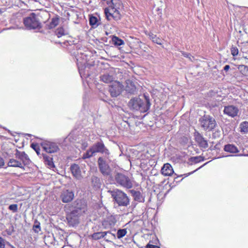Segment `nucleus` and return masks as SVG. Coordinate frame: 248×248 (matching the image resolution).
I'll return each instance as SVG.
<instances>
[{"label":"nucleus","mask_w":248,"mask_h":248,"mask_svg":"<svg viewBox=\"0 0 248 248\" xmlns=\"http://www.w3.org/2000/svg\"><path fill=\"white\" fill-rule=\"evenodd\" d=\"M144 100L140 97H133L128 102V106L133 110H139L141 112H146L150 108L151 103L149 97L144 94Z\"/></svg>","instance_id":"1"},{"label":"nucleus","mask_w":248,"mask_h":248,"mask_svg":"<svg viewBox=\"0 0 248 248\" xmlns=\"http://www.w3.org/2000/svg\"><path fill=\"white\" fill-rule=\"evenodd\" d=\"M122 7V2L120 0H111L109 6L104 10L106 18L110 20L111 18L118 21L121 18V15L119 10Z\"/></svg>","instance_id":"2"},{"label":"nucleus","mask_w":248,"mask_h":248,"mask_svg":"<svg viewBox=\"0 0 248 248\" xmlns=\"http://www.w3.org/2000/svg\"><path fill=\"white\" fill-rule=\"evenodd\" d=\"M115 203L119 206L126 207L129 204L130 200L127 194L121 190L115 189L108 190Z\"/></svg>","instance_id":"3"},{"label":"nucleus","mask_w":248,"mask_h":248,"mask_svg":"<svg viewBox=\"0 0 248 248\" xmlns=\"http://www.w3.org/2000/svg\"><path fill=\"white\" fill-rule=\"evenodd\" d=\"M199 123L203 130L211 131L217 125L215 119L211 116L204 115L200 118Z\"/></svg>","instance_id":"4"},{"label":"nucleus","mask_w":248,"mask_h":248,"mask_svg":"<svg viewBox=\"0 0 248 248\" xmlns=\"http://www.w3.org/2000/svg\"><path fill=\"white\" fill-rule=\"evenodd\" d=\"M115 180L117 184L124 188L129 189L133 186L132 181L123 173L117 172L115 175Z\"/></svg>","instance_id":"5"},{"label":"nucleus","mask_w":248,"mask_h":248,"mask_svg":"<svg viewBox=\"0 0 248 248\" xmlns=\"http://www.w3.org/2000/svg\"><path fill=\"white\" fill-rule=\"evenodd\" d=\"M24 24L29 30L35 29L40 27V23L34 13H31L30 16L24 18Z\"/></svg>","instance_id":"6"},{"label":"nucleus","mask_w":248,"mask_h":248,"mask_svg":"<svg viewBox=\"0 0 248 248\" xmlns=\"http://www.w3.org/2000/svg\"><path fill=\"white\" fill-rule=\"evenodd\" d=\"M97 163L100 172L104 176H110L111 169L107 161L102 157L98 158Z\"/></svg>","instance_id":"7"},{"label":"nucleus","mask_w":248,"mask_h":248,"mask_svg":"<svg viewBox=\"0 0 248 248\" xmlns=\"http://www.w3.org/2000/svg\"><path fill=\"white\" fill-rule=\"evenodd\" d=\"M41 146L44 151L49 154L56 153L59 150V146L56 143L48 140L43 141L41 143Z\"/></svg>","instance_id":"8"},{"label":"nucleus","mask_w":248,"mask_h":248,"mask_svg":"<svg viewBox=\"0 0 248 248\" xmlns=\"http://www.w3.org/2000/svg\"><path fill=\"white\" fill-rule=\"evenodd\" d=\"M124 86L120 82L114 81L109 87V92L112 97H117L123 90Z\"/></svg>","instance_id":"9"},{"label":"nucleus","mask_w":248,"mask_h":248,"mask_svg":"<svg viewBox=\"0 0 248 248\" xmlns=\"http://www.w3.org/2000/svg\"><path fill=\"white\" fill-rule=\"evenodd\" d=\"M80 215L78 212L76 211H72L69 214H67L66 219L69 226H77L79 222V217Z\"/></svg>","instance_id":"10"},{"label":"nucleus","mask_w":248,"mask_h":248,"mask_svg":"<svg viewBox=\"0 0 248 248\" xmlns=\"http://www.w3.org/2000/svg\"><path fill=\"white\" fill-rule=\"evenodd\" d=\"M72 206L74 207V209L72 211H76L80 215L82 213H84L86 210V204L85 201L82 200L78 199L76 200L73 203Z\"/></svg>","instance_id":"11"},{"label":"nucleus","mask_w":248,"mask_h":248,"mask_svg":"<svg viewBox=\"0 0 248 248\" xmlns=\"http://www.w3.org/2000/svg\"><path fill=\"white\" fill-rule=\"evenodd\" d=\"M194 136L196 142L200 148L206 149L208 147L207 140L199 132L196 131Z\"/></svg>","instance_id":"12"},{"label":"nucleus","mask_w":248,"mask_h":248,"mask_svg":"<svg viewBox=\"0 0 248 248\" xmlns=\"http://www.w3.org/2000/svg\"><path fill=\"white\" fill-rule=\"evenodd\" d=\"M239 112V110L238 108L233 105L225 106L223 110V112L225 114H226L232 118H234L237 116Z\"/></svg>","instance_id":"13"},{"label":"nucleus","mask_w":248,"mask_h":248,"mask_svg":"<svg viewBox=\"0 0 248 248\" xmlns=\"http://www.w3.org/2000/svg\"><path fill=\"white\" fill-rule=\"evenodd\" d=\"M60 198L63 202L68 203L73 200L74 198V193L71 190H63L61 193Z\"/></svg>","instance_id":"14"},{"label":"nucleus","mask_w":248,"mask_h":248,"mask_svg":"<svg viewBox=\"0 0 248 248\" xmlns=\"http://www.w3.org/2000/svg\"><path fill=\"white\" fill-rule=\"evenodd\" d=\"M93 152L95 153H101L106 155L109 154L108 150L106 148L102 142H98L92 146Z\"/></svg>","instance_id":"15"},{"label":"nucleus","mask_w":248,"mask_h":248,"mask_svg":"<svg viewBox=\"0 0 248 248\" xmlns=\"http://www.w3.org/2000/svg\"><path fill=\"white\" fill-rule=\"evenodd\" d=\"M116 223V219L113 216L107 217L102 222V225L104 229H108L113 227Z\"/></svg>","instance_id":"16"},{"label":"nucleus","mask_w":248,"mask_h":248,"mask_svg":"<svg viewBox=\"0 0 248 248\" xmlns=\"http://www.w3.org/2000/svg\"><path fill=\"white\" fill-rule=\"evenodd\" d=\"M70 170L74 177L77 179H81L82 178L81 172L79 166L74 164L71 166Z\"/></svg>","instance_id":"17"},{"label":"nucleus","mask_w":248,"mask_h":248,"mask_svg":"<svg viewBox=\"0 0 248 248\" xmlns=\"http://www.w3.org/2000/svg\"><path fill=\"white\" fill-rule=\"evenodd\" d=\"M125 90L127 93L135 94L137 92V88L134 83L130 80H126Z\"/></svg>","instance_id":"18"},{"label":"nucleus","mask_w":248,"mask_h":248,"mask_svg":"<svg viewBox=\"0 0 248 248\" xmlns=\"http://www.w3.org/2000/svg\"><path fill=\"white\" fill-rule=\"evenodd\" d=\"M108 234H109L114 238L115 237V234L111 233L109 231L94 232L92 235V237L94 240H99L100 239L103 238L106 239L105 237L107 236Z\"/></svg>","instance_id":"19"},{"label":"nucleus","mask_w":248,"mask_h":248,"mask_svg":"<svg viewBox=\"0 0 248 248\" xmlns=\"http://www.w3.org/2000/svg\"><path fill=\"white\" fill-rule=\"evenodd\" d=\"M42 158L44 160V163L47 166L49 169H52L55 167L54 164L53 162V158L51 156L47 155L46 154L42 153Z\"/></svg>","instance_id":"20"},{"label":"nucleus","mask_w":248,"mask_h":248,"mask_svg":"<svg viewBox=\"0 0 248 248\" xmlns=\"http://www.w3.org/2000/svg\"><path fill=\"white\" fill-rule=\"evenodd\" d=\"M173 172L172 167L169 163L165 164L161 169V173L164 176H171Z\"/></svg>","instance_id":"21"},{"label":"nucleus","mask_w":248,"mask_h":248,"mask_svg":"<svg viewBox=\"0 0 248 248\" xmlns=\"http://www.w3.org/2000/svg\"><path fill=\"white\" fill-rule=\"evenodd\" d=\"M16 157H18L20 160L22 161V164L24 165H27L29 164L30 159L28 156L24 152H21L16 150Z\"/></svg>","instance_id":"22"},{"label":"nucleus","mask_w":248,"mask_h":248,"mask_svg":"<svg viewBox=\"0 0 248 248\" xmlns=\"http://www.w3.org/2000/svg\"><path fill=\"white\" fill-rule=\"evenodd\" d=\"M224 150L225 152L232 154L237 153L239 152V150L237 147L232 144L225 145L224 147Z\"/></svg>","instance_id":"23"},{"label":"nucleus","mask_w":248,"mask_h":248,"mask_svg":"<svg viewBox=\"0 0 248 248\" xmlns=\"http://www.w3.org/2000/svg\"><path fill=\"white\" fill-rule=\"evenodd\" d=\"M132 193L135 201L141 202H144V196L140 191L132 190Z\"/></svg>","instance_id":"24"},{"label":"nucleus","mask_w":248,"mask_h":248,"mask_svg":"<svg viewBox=\"0 0 248 248\" xmlns=\"http://www.w3.org/2000/svg\"><path fill=\"white\" fill-rule=\"evenodd\" d=\"M8 166L9 167H19L24 170V167L21 162L13 158L9 160Z\"/></svg>","instance_id":"25"},{"label":"nucleus","mask_w":248,"mask_h":248,"mask_svg":"<svg viewBox=\"0 0 248 248\" xmlns=\"http://www.w3.org/2000/svg\"><path fill=\"white\" fill-rule=\"evenodd\" d=\"M100 80L104 83H109L113 81V77L108 73L104 74L100 77Z\"/></svg>","instance_id":"26"},{"label":"nucleus","mask_w":248,"mask_h":248,"mask_svg":"<svg viewBox=\"0 0 248 248\" xmlns=\"http://www.w3.org/2000/svg\"><path fill=\"white\" fill-rule=\"evenodd\" d=\"M92 185L95 189L100 187L101 183L100 179L95 176H93L91 178Z\"/></svg>","instance_id":"27"},{"label":"nucleus","mask_w":248,"mask_h":248,"mask_svg":"<svg viewBox=\"0 0 248 248\" xmlns=\"http://www.w3.org/2000/svg\"><path fill=\"white\" fill-rule=\"evenodd\" d=\"M113 44L117 46L124 45V41L116 36H113L112 38Z\"/></svg>","instance_id":"28"},{"label":"nucleus","mask_w":248,"mask_h":248,"mask_svg":"<svg viewBox=\"0 0 248 248\" xmlns=\"http://www.w3.org/2000/svg\"><path fill=\"white\" fill-rule=\"evenodd\" d=\"M149 37L151 39L153 42L157 44L161 45L162 40L159 37H157L156 35L154 34L152 32H150L148 34Z\"/></svg>","instance_id":"29"},{"label":"nucleus","mask_w":248,"mask_h":248,"mask_svg":"<svg viewBox=\"0 0 248 248\" xmlns=\"http://www.w3.org/2000/svg\"><path fill=\"white\" fill-rule=\"evenodd\" d=\"M93 148L91 147L83 155L82 158L83 159L89 158L93 156L94 152H93Z\"/></svg>","instance_id":"30"},{"label":"nucleus","mask_w":248,"mask_h":248,"mask_svg":"<svg viewBox=\"0 0 248 248\" xmlns=\"http://www.w3.org/2000/svg\"><path fill=\"white\" fill-rule=\"evenodd\" d=\"M241 132L244 133L248 132V122L245 121L241 123L240 125Z\"/></svg>","instance_id":"31"},{"label":"nucleus","mask_w":248,"mask_h":248,"mask_svg":"<svg viewBox=\"0 0 248 248\" xmlns=\"http://www.w3.org/2000/svg\"><path fill=\"white\" fill-rule=\"evenodd\" d=\"M31 146L36 152V154L40 157V158H42V154L40 153V149L39 148V145L36 143H32Z\"/></svg>","instance_id":"32"},{"label":"nucleus","mask_w":248,"mask_h":248,"mask_svg":"<svg viewBox=\"0 0 248 248\" xmlns=\"http://www.w3.org/2000/svg\"><path fill=\"white\" fill-rule=\"evenodd\" d=\"M59 24V18H53L49 25L48 27L50 29L55 28L58 24Z\"/></svg>","instance_id":"33"},{"label":"nucleus","mask_w":248,"mask_h":248,"mask_svg":"<svg viewBox=\"0 0 248 248\" xmlns=\"http://www.w3.org/2000/svg\"><path fill=\"white\" fill-rule=\"evenodd\" d=\"M55 34L58 38L65 35V32L63 28H59L55 31Z\"/></svg>","instance_id":"34"},{"label":"nucleus","mask_w":248,"mask_h":248,"mask_svg":"<svg viewBox=\"0 0 248 248\" xmlns=\"http://www.w3.org/2000/svg\"><path fill=\"white\" fill-rule=\"evenodd\" d=\"M127 233V231L125 229H119L117 231V238L120 239L124 236Z\"/></svg>","instance_id":"35"},{"label":"nucleus","mask_w":248,"mask_h":248,"mask_svg":"<svg viewBox=\"0 0 248 248\" xmlns=\"http://www.w3.org/2000/svg\"><path fill=\"white\" fill-rule=\"evenodd\" d=\"M32 229L36 233H38L41 231L40 223L37 220L34 221Z\"/></svg>","instance_id":"36"},{"label":"nucleus","mask_w":248,"mask_h":248,"mask_svg":"<svg viewBox=\"0 0 248 248\" xmlns=\"http://www.w3.org/2000/svg\"><path fill=\"white\" fill-rule=\"evenodd\" d=\"M90 24L92 26H97L98 19L96 17L92 16L89 18Z\"/></svg>","instance_id":"37"},{"label":"nucleus","mask_w":248,"mask_h":248,"mask_svg":"<svg viewBox=\"0 0 248 248\" xmlns=\"http://www.w3.org/2000/svg\"><path fill=\"white\" fill-rule=\"evenodd\" d=\"M78 71H79V73L80 75V76L81 78H86L87 77H88L89 76V75L88 74H85L84 73V69L82 68V67H81L79 66V64L78 63Z\"/></svg>","instance_id":"38"},{"label":"nucleus","mask_w":248,"mask_h":248,"mask_svg":"<svg viewBox=\"0 0 248 248\" xmlns=\"http://www.w3.org/2000/svg\"><path fill=\"white\" fill-rule=\"evenodd\" d=\"M8 209L12 211L13 212H16L18 210L17 204H11L9 206Z\"/></svg>","instance_id":"39"},{"label":"nucleus","mask_w":248,"mask_h":248,"mask_svg":"<svg viewBox=\"0 0 248 248\" xmlns=\"http://www.w3.org/2000/svg\"><path fill=\"white\" fill-rule=\"evenodd\" d=\"M231 54L232 56H237L238 54V49L236 47H232L231 49Z\"/></svg>","instance_id":"40"},{"label":"nucleus","mask_w":248,"mask_h":248,"mask_svg":"<svg viewBox=\"0 0 248 248\" xmlns=\"http://www.w3.org/2000/svg\"><path fill=\"white\" fill-rule=\"evenodd\" d=\"M200 156L193 157L190 158V160L194 163H198L201 161Z\"/></svg>","instance_id":"41"},{"label":"nucleus","mask_w":248,"mask_h":248,"mask_svg":"<svg viewBox=\"0 0 248 248\" xmlns=\"http://www.w3.org/2000/svg\"><path fill=\"white\" fill-rule=\"evenodd\" d=\"M146 248H160L156 245H154L152 244H148L146 245Z\"/></svg>","instance_id":"42"},{"label":"nucleus","mask_w":248,"mask_h":248,"mask_svg":"<svg viewBox=\"0 0 248 248\" xmlns=\"http://www.w3.org/2000/svg\"><path fill=\"white\" fill-rule=\"evenodd\" d=\"M4 165V161L3 159L0 156V168L2 167Z\"/></svg>","instance_id":"43"},{"label":"nucleus","mask_w":248,"mask_h":248,"mask_svg":"<svg viewBox=\"0 0 248 248\" xmlns=\"http://www.w3.org/2000/svg\"><path fill=\"white\" fill-rule=\"evenodd\" d=\"M182 140H183L185 143H187L188 140V138L186 137H183V138H182Z\"/></svg>","instance_id":"44"},{"label":"nucleus","mask_w":248,"mask_h":248,"mask_svg":"<svg viewBox=\"0 0 248 248\" xmlns=\"http://www.w3.org/2000/svg\"><path fill=\"white\" fill-rule=\"evenodd\" d=\"M230 67L229 65H226L224 67V70L226 71H227L229 69H230Z\"/></svg>","instance_id":"45"},{"label":"nucleus","mask_w":248,"mask_h":248,"mask_svg":"<svg viewBox=\"0 0 248 248\" xmlns=\"http://www.w3.org/2000/svg\"><path fill=\"white\" fill-rule=\"evenodd\" d=\"M5 241L1 237H0V244H5Z\"/></svg>","instance_id":"46"},{"label":"nucleus","mask_w":248,"mask_h":248,"mask_svg":"<svg viewBox=\"0 0 248 248\" xmlns=\"http://www.w3.org/2000/svg\"><path fill=\"white\" fill-rule=\"evenodd\" d=\"M196 170H195L194 171H192V172H191L190 173H188L187 174H184L185 175H186V176H187L188 175L193 173L194 172L196 171Z\"/></svg>","instance_id":"47"},{"label":"nucleus","mask_w":248,"mask_h":248,"mask_svg":"<svg viewBox=\"0 0 248 248\" xmlns=\"http://www.w3.org/2000/svg\"><path fill=\"white\" fill-rule=\"evenodd\" d=\"M0 248H5V244H0Z\"/></svg>","instance_id":"48"},{"label":"nucleus","mask_w":248,"mask_h":248,"mask_svg":"<svg viewBox=\"0 0 248 248\" xmlns=\"http://www.w3.org/2000/svg\"><path fill=\"white\" fill-rule=\"evenodd\" d=\"M184 56L186 57H188V54H184Z\"/></svg>","instance_id":"49"},{"label":"nucleus","mask_w":248,"mask_h":248,"mask_svg":"<svg viewBox=\"0 0 248 248\" xmlns=\"http://www.w3.org/2000/svg\"><path fill=\"white\" fill-rule=\"evenodd\" d=\"M242 66H244V65H242ZM245 68L248 69V67L246 66H244Z\"/></svg>","instance_id":"50"},{"label":"nucleus","mask_w":248,"mask_h":248,"mask_svg":"<svg viewBox=\"0 0 248 248\" xmlns=\"http://www.w3.org/2000/svg\"><path fill=\"white\" fill-rule=\"evenodd\" d=\"M106 240L107 241H109V240H108V239H106Z\"/></svg>","instance_id":"51"}]
</instances>
